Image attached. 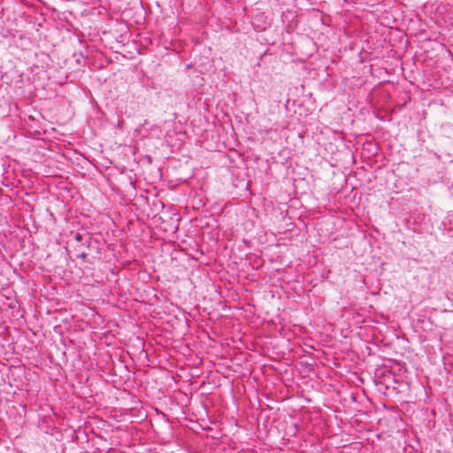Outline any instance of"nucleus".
I'll return each mask as SVG.
<instances>
[{
  "instance_id": "1",
  "label": "nucleus",
  "mask_w": 453,
  "mask_h": 453,
  "mask_svg": "<svg viewBox=\"0 0 453 453\" xmlns=\"http://www.w3.org/2000/svg\"><path fill=\"white\" fill-rule=\"evenodd\" d=\"M68 245L76 258L83 262L93 264L95 260H99L102 254V245L100 241L93 238L88 232L73 234V238L68 241Z\"/></svg>"
}]
</instances>
